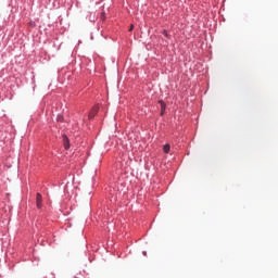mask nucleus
Wrapping results in <instances>:
<instances>
[{
  "instance_id": "obj_1",
  "label": "nucleus",
  "mask_w": 278,
  "mask_h": 278,
  "mask_svg": "<svg viewBox=\"0 0 278 278\" xmlns=\"http://www.w3.org/2000/svg\"><path fill=\"white\" fill-rule=\"evenodd\" d=\"M36 205H37L38 210H41V207H42V195L40 193H37Z\"/></svg>"
},
{
  "instance_id": "obj_2",
  "label": "nucleus",
  "mask_w": 278,
  "mask_h": 278,
  "mask_svg": "<svg viewBox=\"0 0 278 278\" xmlns=\"http://www.w3.org/2000/svg\"><path fill=\"white\" fill-rule=\"evenodd\" d=\"M99 112L98 105L93 106V109L89 113V119L94 118L96 114Z\"/></svg>"
},
{
  "instance_id": "obj_3",
  "label": "nucleus",
  "mask_w": 278,
  "mask_h": 278,
  "mask_svg": "<svg viewBox=\"0 0 278 278\" xmlns=\"http://www.w3.org/2000/svg\"><path fill=\"white\" fill-rule=\"evenodd\" d=\"M63 140H64V147H65V150H68L70 149V144H68V139L66 136H63Z\"/></svg>"
},
{
  "instance_id": "obj_4",
  "label": "nucleus",
  "mask_w": 278,
  "mask_h": 278,
  "mask_svg": "<svg viewBox=\"0 0 278 278\" xmlns=\"http://www.w3.org/2000/svg\"><path fill=\"white\" fill-rule=\"evenodd\" d=\"M163 150H164L165 154H168L170 152V146L169 144H165Z\"/></svg>"
},
{
  "instance_id": "obj_5",
  "label": "nucleus",
  "mask_w": 278,
  "mask_h": 278,
  "mask_svg": "<svg viewBox=\"0 0 278 278\" xmlns=\"http://www.w3.org/2000/svg\"><path fill=\"white\" fill-rule=\"evenodd\" d=\"M159 104H161V110H162V111H165V110H166V104L164 103L163 100H160V101H159Z\"/></svg>"
},
{
  "instance_id": "obj_6",
  "label": "nucleus",
  "mask_w": 278,
  "mask_h": 278,
  "mask_svg": "<svg viewBox=\"0 0 278 278\" xmlns=\"http://www.w3.org/2000/svg\"><path fill=\"white\" fill-rule=\"evenodd\" d=\"M132 29H134V25L130 26L129 31H132Z\"/></svg>"
},
{
  "instance_id": "obj_7",
  "label": "nucleus",
  "mask_w": 278,
  "mask_h": 278,
  "mask_svg": "<svg viewBox=\"0 0 278 278\" xmlns=\"http://www.w3.org/2000/svg\"><path fill=\"white\" fill-rule=\"evenodd\" d=\"M164 112H165V110H162V111H161V115H162V116L164 115Z\"/></svg>"
},
{
  "instance_id": "obj_8",
  "label": "nucleus",
  "mask_w": 278,
  "mask_h": 278,
  "mask_svg": "<svg viewBox=\"0 0 278 278\" xmlns=\"http://www.w3.org/2000/svg\"><path fill=\"white\" fill-rule=\"evenodd\" d=\"M143 255L147 256V252L146 251L143 252Z\"/></svg>"
},
{
  "instance_id": "obj_9",
  "label": "nucleus",
  "mask_w": 278,
  "mask_h": 278,
  "mask_svg": "<svg viewBox=\"0 0 278 278\" xmlns=\"http://www.w3.org/2000/svg\"><path fill=\"white\" fill-rule=\"evenodd\" d=\"M164 35L167 36L166 30L164 31Z\"/></svg>"
},
{
  "instance_id": "obj_10",
  "label": "nucleus",
  "mask_w": 278,
  "mask_h": 278,
  "mask_svg": "<svg viewBox=\"0 0 278 278\" xmlns=\"http://www.w3.org/2000/svg\"><path fill=\"white\" fill-rule=\"evenodd\" d=\"M61 119H62L61 117L58 118V121H61Z\"/></svg>"
}]
</instances>
